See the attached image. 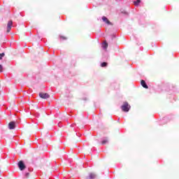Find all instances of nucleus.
I'll return each mask as SVG.
<instances>
[{"mask_svg": "<svg viewBox=\"0 0 179 179\" xmlns=\"http://www.w3.org/2000/svg\"><path fill=\"white\" fill-rule=\"evenodd\" d=\"M107 65H108L107 62H103V63L101 64V66L102 68H104V67L107 66Z\"/></svg>", "mask_w": 179, "mask_h": 179, "instance_id": "9b49d317", "label": "nucleus"}, {"mask_svg": "<svg viewBox=\"0 0 179 179\" xmlns=\"http://www.w3.org/2000/svg\"><path fill=\"white\" fill-rule=\"evenodd\" d=\"M8 128H9V129H15V128H16V122H10L8 124Z\"/></svg>", "mask_w": 179, "mask_h": 179, "instance_id": "39448f33", "label": "nucleus"}, {"mask_svg": "<svg viewBox=\"0 0 179 179\" xmlns=\"http://www.w3.org/2000/svg\"><path fill=\"white\" fill-rule=\"evenodd\" d=\"M102 20L103 22H105L106 24H111V22H110V20H108V18H107L106 16L102 17Z\"/></svg>", "mask_w": 179, "mask_h": 179, "instance_id": "423d86ee", "label": "nucleus"}, {"mask_svg": "<svg viewBox=\"0 0 179 179\" xmlns=\"http://www.w3.org/2000/svg\"><path fill=\"white\" fill-rule=\"evenodd\" d=\"M17 165H18L20 170H21V171H23V170H24V169H26V165H24V163L23 162V161H20L18 162Z\"/></svg>", "mask_w": 179, "mask_h": 179, "instance_id": "f03ea898", "label": "nucleus"}, {"mask_svg": "<svg viewBox=\"0 0 179 179\" xmlns=\"http://www.w3.org/2000/svg\"><path fill=\"white\" fill-rule=\"evenodd\" d=\"M141 86H143L144 89H149V87L148 86V85H146V82H145V80H141Z\"/></svg>", "mask_w": 179, "mask_h": 179, "instance_id": "0eeeda50", "label": "nucleus"}, {"mask_svg": "<svg viewBox=\"0 0 179 179\" xmlns=\"http://www.w3.org/2000/svg\"><path fill=\"white\" fill-rule=\"evenodd\" d=\"M108 143V138H105L101 141V145H106Z\"/></svg>", "mask_w": 179, "mask_h": 179, "instance_id": "9d476101", "label": "nucleus"}, {"mask_svg": "<svg viewBox=\"0 0 179 179\" xmlns=\"http://www.w3.org/2000/svg\"><path fill=\"white\" fill-rule=\"evenodd\" d=\"M139 3H141V0H137L136 1H134V4L136 6L139 5Z\"/></svg>", "mask_w": 179, "mask_h": 179, "instance_id": "f8f14e48", "label": "nucleus"}, {"mask_svg": "<svg viewBox=\"0 0 179 179\" xmlns=\"http://www.w3.org/2000/svg\"><path fill=\"white\" fill-rule=\"evenodd\" d=\"M121 108L124 113H128V111H129V108H131V106L129 104H128V102H124L123 105L121 106Z\"/></svg>", "mask_w": 179, "mask_h": 179, "instance_id": "f257e3e1", "label": "nucleus"}, {"mask_svg": "<svg viewBox=\"0 0 179 179\" xmlns=\"http://www.w3.org/2000/svg\"><path fill=\"white\" fill-rule=\"evenodd\" d=\"M108 47V43H107V41H104L103 43V48H104V50H107Z\"/></svg>", "mask_w": 179, "mask_h": 179, "instance_id": "1a4fd4ad", "label": "nucleus"}, {"mask_svg": "<svg viewBox=\"0 0 179 179\" xmlns=\"http://www.w3.org/2000/svg\"><path fill=\"white\" fill-rule=\"evenodd\" d=\"M13 25V21L10 20L7 24V33H10V30H12V26Z\"/></svg>", "mask_w": 179, "mask_h": 179, "instance_id": "7ed1b4c3", "label": "nucleus"}, {"mask_svg": "<svg viewBox=\"0 0 179 179\" xmlns=\"http://www.w3.org/2000/svg\"><path fill=\"white\" fill-rule=\"evenodd\" d=\"M3 72V66H2V64H0V73Z\"/></svg>", "mask_w": 179, "mask_h": 179, "instance_id": "4468645a", "label": "nucleus"}, {"mask_svg": "<svg viewBox=\"0 0 179 179\" xmlns=\"http://www.w3.org/2000/svg\"><path fill=\"white\" fill-rule=\"evenodd\" d=\"M96 179V174L91 173L89 174V176L87 177V179Z\"/></svg>", "mask_w": 179, "mask_h": 179, "instance_id": "6e6552de", "label": "nucleus"}, {"mask_svg": "<svg viewBox=\"0 0 179 179\" xmlns=\"http://www.w3.org/2000/svg\"><path fill=\"white\" fill-rule=\"evenodd\" d=\"M3 57H5V53H0V59H2V58H3Z\"/></svg>", "mask_w": 179, "mask_h": 179, "instance_id": "ddd939ff", "label": "nucleus"}, {"mask_svg": "<svg viewBox=\"0 0 179 179\" xmlns=\"http://www.w3.org/2000/svg\"><path fill=\"white\" fill-rule=\"evenodd\" d=\"M39 97L41 99H50V95L48 93L41 92L39 93Z\"/></svg>", "mask_w": 179, "mask_h": 179, "instance_id": "20e7f679", "label": "nucleus"}, {"mask_svg": "<svg viewBox=\"0 0 179 179\" xmlns=\"http://www.w3.org/2000/svg\"><path fill=\"white\" fill-rule=\"evenodd\" d=\"M60 38H62V40H66V37L64 36H60Z\"/></svg>", "mask_w": 179, "mask_h": 179, "instance_id": "2eb2a0df", "label": "nucleus"}, {"mask_svg": "<svg viewBox=\"0 0 179 179\" xmlns=\"http://www.w3.org/2000/svg\"><path fill=\"white\" fill-rule=\"evenodd\" d=\"M29 173H26V177H27V178H29Z\"/></svg>", "mask_w": 179, "mask_h": 179, "instance_id": "dca6fc26", "label": "nucleus"}]
</instances>
